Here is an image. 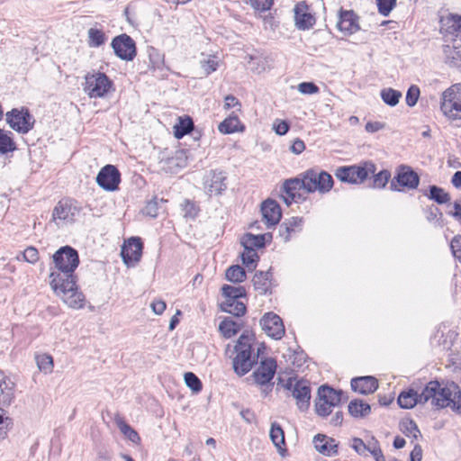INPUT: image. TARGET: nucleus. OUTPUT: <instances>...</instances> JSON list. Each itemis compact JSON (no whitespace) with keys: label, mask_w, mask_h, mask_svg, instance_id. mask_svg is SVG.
<instances>
[{"label":"nucleus","mask_w":461,"mask_h":461,"mask_svg":"<svg viewBox=\"0 0 461 461\" xmlns=\"http://www.w3.org/2000/svg\"><path fill=\"white\" fill-rule=\"evenodd\" d=\"M251 6L258 11H267L273 5L274 0H249Z\"/></svg>","instance_id":"obj_59"},{"label":"nucleus","mask_w":461,"mask_h":461,"mask_svg":"<svg viewBox=\"0 0 461 461\" xmlns=\"http://www.w3.org/2000/svg\"><path fill=\"white\" fill-rule=\"evenodd\" d=\"M376 170V166L371 161H364L351 166H341L336 168L335 176L343 183L359 185L364 183Z\"/></svg>","instance_id":"obj_4"},{"label":"nucleus","mask_w":461,"mask_h":461,"mask_svg":"<svg viewBox=\"0 0 461 461\" xmlns=\"http://www.w3.org/2000/svg\"><path fill=\"white\" fill-rule=\"evenodd\" d=\"M241 260L249 270H253L257 267L259 256L256 250L244 249L241 254Z\"/></svg>","instance_id":"obj_45"},{"label":"nucleus","mask_w":461,"mask_h":461,"mask_svg":"<svg viewBox=\"0 0 461 461\" xmlns=\"http://www.w3.org/2000/svg\"><path fill=\"white\" fill-rule=\"evenodd\" d=\"M307 182L308 180L306 179L305 171L302 173L298 177L286 179L283 184L282 189L285 193V194L290 195L292 199L304 200L305 198L302 197L299 191L302 189L307 191Z\"/></svg>","instance_id":"obj_20"},{"label":"nucleus","mask_w":461,"mask_h":461,"mask_svg":"<svg viewBox=\"0 0 461 461\" xmlns=\"http://www.w3.org/2000/svg\"><path fill=\"white\" fill-rule=\"evenodd\" d=\"M307 193H314L318 191L321 194H326L333 187L332 176L324 171L311 168L306 170Z\"/></svg>","instance_id":"obj_12"},{"label":"nucleus","mask_w":461,"mask_h":461,"mask_svg":"<svg viewBox=\"0 0 461 461\" xmlns=\"http://www.w3.org/2000/svg\"><path fill=\"white\" fill-rule=\"evenodd\" d=\"M142 213L151 218H156L158 214V202L157 197L149 201L142 209Z\"/></svg>","instance_id":"obj_54"},{"label":"nucleus","mask_w":461,"mask_h":461,"mask_svg":"<svg viewBox=\"0 0 461 461\" xmlns=\"http://www.w3.org/2000/svg\"><path fill=\"white\" fill-rule=\"evenodd\" d=\"M317 396L324 401L323 403H329L330 407L334 408L342 402L343 391L323 384L319 387Z\"/></svg>","instance_id":"obj_25"},{"label":"nucleus","mask_w":461,"mask_h":461,"mask_svg":"<svg viewBox=\"0 0 461 461\" xmlns=\"http://www.w3.org/2000/svg\"><path fill=\"white\" fill-rule=\"evenodd\" d=\"M419 175L410 166L400 165L391 181L390 189L396 192H402L404 188L413 190L419 186Z\"/></svg>","instance_id":"obj_11"},{"label":"nucleus","mask_w":461,"mask_h":461,"mask_svg":"<svg viewBox=\"0 0 461 461\" xmlns=\"http://www.w3.org/2000/svg\"><path fill=\"white\" fill-rule=\"evenodd\" d=\"M227 176L223 171L212 170L207 181V191L212 194H221L227 188Z\"/></svg>","instance_id":"obj_24"},{"label":"nucleus","mask_w":461,"mask_h":461,"mask_svg":"<svg viewBox=\"0 0 461 461\" xmlns=\"http://www.w3.org/2000/svg\"><path fill=\"white\" fill-rule=\"evenodd\" d=\"M348 413L354 418H365L371 412V406L360 399H354L349 402Z\"/></svg>","instance_id":"obj_31"},{"label":"nucleus","mask_w":461,"mask_h":461,"mask_svg":"<svg viewBox=\"0 0 461 461\" xmlns=\"http://www.w3.org/2000/svg\"><path fill=\"white\" fill-rule=\"evenodd\" d=\"M269 437L280 454L286 451V448L284 447H285V432L278 422L274 421L271 423Z\"/></svg>","instance_id":"obj_30"},{"label":"nucleus","mask_w":461,"mask_h":461,"mask_svg":"<svg viewBox=\"0 0 461 461\" xmlns=\"http://www.w3.org/2000/svg\"><path fill=\"white\" fill-rule=\"evenodd\" d=\"M294 23L298 30L306 31L314 26L316 18L309 12V6L305 2L296 4L294 8Z\"/></svg>","instance_id":"obj_17"},{"label":"nucleus","mask_w":461,"mask_h":461,"mask_svg":"<svg viewBox=\"0 0 461 461\" xmlns=\"http://www.w3.org/2000/svg\"><path fill=\"white\" fill-rule=\"evenodd\" d=\"M201 67L204 71L205 76H209L212 72L216 71L219 63L215 56H209L207 59L201 61Z\"/></svg>","instance_id":"obj_52"},{"label":"nucleus","mask_w":461,"mask_h":461,"mask_svg":"<svg viewBox=\"0 0 461 461\" xmlns=\"http://www.w3.org/2000/svg\"><path fill=\"white\" fill-rule=\"evenodd\" d=\"M221 312L230 313L235 317H241L246 313L247 308L244 303L233 300H225L220 304Z\"/></svg>","instance_id":"obj_32"},{"label":"nucleus","mask_w":461,"mask_h":461,"mask_svg":"<svg viewBox=\"0 0 461 461\" xmlns=\"http://www.w3.org/2000/svg\"><path fill=\"white\" fill-rule=\"evenodd\" d=\"M453 256L461 262V235H456L450 243Z\"/></svg>","instance_id":"obj_58"},{"label":"nucleus","mask_w":461,"mask_h":461,"mask_svg":"<svg viewBox=\"0 0 461 461\" xmlns=\"http://www.w3.org/2000/svg\"><path fill=\"white\" fill-rule=\"evenodd\" d=\"M143 243L140 237H131L122 247L121 256L127 267H134L142 255Z\"/></svg>","instance_id":"obj_15"},{"label":"nucleus","mask_w":461,"mask_h":461,"mask_svg":"<svg viewBox=\"0 0 461 461\" xmlns=\"http://www.w3.org/2000/svg\"><path fill=\"white\" fill-rule=\"evenodd\" d=\"M448 23L450 24L447 26V32L456 38L455 41L457 39L461 41V18L457 15H452Z\"/></svg>","instance_id":"obj_49"},{"label":"nucleus","mask_w":461,"mask_h":461,"mask_svg":"<svg viewBox=\"0 0 461 461\" xmlns=\"http://www.w3.org/2000/svg\"><path fill=\"white\" fill-rule=\"evenodd\" d=\"M240 123L238 116H230L219 124L218 130L223 134H230L239 131Z\"/></svg>","instance_id":"obj_41"},{"label":"nucleus","mask_w":461,"mask_h":461,"mask_svg":"<svg viewBox=\"0 0 461 461\" xmlns=\"http://www.w3.org/2000/svg\"><path fill=\"white\" fill-rule=\"evenodd\" d=\"M271 279L272 273L270 270L256 272L252 280L255 290L261 294H266L270 290Z\"/></svg>","instance_id":"obj_29"},{"label":"nucleus","mask_w":461,"mask_h":461,"mask_svg":"<svg viewBox=\"0 0 461 461\" xmlns=\"http://www.w3.org/2000/svg\"><path fill=\"white\" fill-rule=\"evenodd\" d=\"M182 206L185 217H190L194 219L197 216L198 208L196 207L194 203L189 200H185Z\"/></svg>","instance_id":"obj_57"},{"label":"nucleus","mask_w":461,"mask_h":461,"mask_svg":"<svg viewBox=\"0 0 461 461\" xmlns=\"http://www.w3.org/2000/svg\"><path fill=\"white\" fill-rule=\"evenodd\" d=\"M149 68L153 72H158L157 77H164L167 76V68L165 67L164 55L158 50L150 48L149 50Z\"/></svg>","instance_id":"obj_27"},{"label":"nucleus","mask_w":461,"mask_h":461,"mask_svg":"<svg viewBox=\"0 0 461 461\" xmlns=\"http://www.w3.org/2000/svg\"><path fill=\"white\" fill-rule=\"evenodd\" d=\"M241 330V325L230 317L224 318L219 325V330L225 339H230Z\"/></svg>","instance_id":"obj_33"},{"label":"nucleus","mask_w":461,"mask_h":461,"mask_svg":"<svg viewBox=\"0 0 461 461\" xmlns=\"http://www.w3.org/2000/svg\"><path fill=\"white\" fill-rule=\"evenodd\" d=\"M352 448L360 456H366V442L359 438H354L352 439Z\"/></svg>","instance_id":"obj_63"},{"label":"nucleus","mask_w":461,"mask_h":461,"mask_svg":"<svg viewBox=\"0 0 461 461\" xmlns=\"http://www.w3.org/2000/svg\"><path fill=\"white\" fill-rule=\"evenodd\" d=\"M194 129V122L191 117H180L178 123L174 126V135L180 140L186 134L190 133Z\"/></svg>","instance_id":"obj_35"},{"label":"nucleus","mask_w":461,"mask_h":461,"mask_svg":"<svg viewBox=\"0 0 461 461\" xmlns=\"http://www.w3.org/2000/svg\"><path fill=\"white\" fill-rule=\"evenodd\" d=\"M185 384L194 392L200 393L203 389V384L200 378L192 372H186L184 375Z\"/></svg>","instance_id":"obj_47"},{"label":"nucleus","mask_w":461,"mask_h":461,"mask_svg":"<svg viewBox=\"0 0 461 461\" xmlns=\"http://www.w3.org/2000/svg\"><path fill=\"white\" fill-rule=\"evenodd\" d=\"M261 213L263 220L268 228L276 225L282 217V211L279 203L270 198L262 203Z\"/></svg>","instance_id":"obj_18"},{"label":"nucleus","mask_w":461,"mask_h":461,"mask_svg":"<svg viewBox=\"0 0 461 461\" xmlns=\"http://www.w3.org/2000/svg\"><path fill=\"white\" fill-rule=\"evenodd\" d=\"M442 217L443 214L437 206L431 205L427 208L426 218L429 222H437L439 226H442Z\"/></svg>","instance_id":"obj_51"},{"label":"nucleus","mask_w":461,"mask_h":461,"mask_svg":"<svg viewBox=\"0 0 461 461\" xmlns=\"http://www.w3.org/2000/svg\"><path fill=\"white\" fill-rule=\"evenodd\" d=\"M424 404L429 402L432 409L442 410L449 407L461 415V389L458 384L450 380H431L421 390Z\"/></svg>","instance_id":"obj_2"},{"label":"nucleus","mask_w":461,"mask_h":461,"mask_svg":"<svg viewBox=\"0 0 461 461\" xmlns=\"http://www.w3.org/2000/svg\"><path fill=\"white\" fill-rule=\"evenodd\" d=\"M24 259L32 264H34L39 259V251L33 247H28L23 252Z\"/></svg>","instance_id":"obj_62"},{"label":"nucleus","mask_w":461,"mask_h":461,"mask_svg":"<svg viewBox=\"0 0 461 461\" xmlns=\"http://www.w3.org/2000/svg\"><path fill=\"white\" fill-rule=\"evenodd\" d=\"M5 121L11 129L21 134H26L33 129L35 119L30 110L22 106L13 108L5 113Z\"/></svg>","instance_id":"obj_7"},{"label":"nucleus","mask_w":461,"mask_h":461,"mask_svg":"<svg viewBox=\"0 0 461 461\" xmlns=\"http://www.w3.org/2000/svg\"><path fill=\"white\" fill-rule=\"evenodd\" d=\"M380 96L385 104L393 107L398 104L402 97V93L399 90L387 87L381 90Z\"/></svg>","instance_id":"obj_36"},{"label":"nucleus","mask_w":461,"mask_h":461,"mask_svg":"<svg viewBox=\"0 0 461 461\" xmlns=\"http://www.w3.org/2000/svg\"><path fill=\"white\" fill-rule=\"evenodd\" d=\"M222 295L226 298L225 300H237L240 298L246 297L247 292L243 286H232L230 285H223L221 287Z\"/></svg>","instance_id":"obj_37"},{"label":"nucleus","mask_w":461,"mask_h":461,"mask_svg":"<svg viewBox=\"0 0 461 461\" xmlns=\"http://www.w3.org/2000/svg\"><path fill=\"white\" fill-rule=\"evenodd\" d=\"M337 28L348 35L357 32L360 29L358 16L352 10L345 11L341 9L339 14Z\"/></svg>","instance_id":"obj_19"},{"label":"nucleus","mask_w":461,"mask_h":461,"mask_svg":"<svg viewBox=\"0 0 461 461\" xmlns=\"http://www.w3.org/2000/svg\"><path fill=\"white\" fill-rule=\"evenodd\" d=\"M254 335L248 331L243 332L238 339L232 354V368L236 375L243 376L247 375L252 367L258 364L261 348H258V352L254 353L253 349Z\"/></svg>","instance_id":"obj_3"},{"label":"nucleus","mask_w":461,"mask_h":461,"mask_svg":"<svg viewBox=\"0 0 461 461\" xmlns=\"http://www.w3.org/2000/svg\"><path fill=\"white\" fill-rule=\"evenodd\" d=\"M36 364L38 368L45 373V374H50L53 371V358L49 354H41L36 355L35 357Z\"/></svg>","instance_id":"obj_43"},{"label":"nucleus","mask_w":461,"mask_h":461,"mask_svg":"<svg viewBox=\"0 0 461 461\" xmlns=\"http://www.w3.org/2000/svg\"><path fill=\"white\" fill-rule=\"evenodd\" d=\"M12 424V419L5 416L4 410H0V440L6 437L7 431Z\"/></svg>","instance_id":"obj_55"},{"label":"nucleus","mask_w":461,"mask_h":461,"mask_svg":"<svg viewBox=\"0 0 461 461\" xmlns=\"http://www.w3.org/2000/svg\"><path fill=\"white\" fill-rule=\"evenodd\" d=\"M302 224L303 218L301 217H292L284 221L279 227V236L282 238L283 241H289L291 234L300 230Z\"/></svg>","instance_id":"obj_28"},{"label":"nucleus","mask_w":461,"mask_h":461,"mask_svg":"<svg viewBox=\"0 0 461 461\" xmlns=\"http://www.w3.org/2000/svg\"><path fill=\"white\" fill-rule=\"evenodd\" d=\"M117 426L121 432L131 442L139 443L140 441V438L138 432L132 429L128 423L124 420H120L117 421Z\"/></svg>","instance_id":"obj_44"},{"label":"nucleus","mask_w":461,"mask_h":461,"mask_svg":"<svg viewBox=\"0 0 461 461\" xmlns=\"http://www.w3.org/2000/svg\"><path fill=\"white\" fill-rule=\"evenodd\" d=\"M55 269L50 274V285L54 293L73 309L85 305V295L78 291L75 270L79 265L77 249L67 245L59 249L53 255Z\"/></svg>","instance_id":"obj_1"},{"label":"nucleus","mask_w":461,"mask_h":461,"mask_svg":"<svg viewBox=\"0 0 461 461\" xmlns=\"http://www.w3.org/2000/svg\"><path fill=\"white\" fill-rule=\"evenodd\" d=\"M111 46L115 55L122 60L131 61L137 55L135 41L126 33L115 36Z\"/></svg>","instance_id":"obj_13"},{"label":"nucleus","mask_w":461,"mask_h":461,"mask_svg":"<svg viewBox=\"0 0 461 461\" xmlns=\"http://www.w3.org/2000/svg\"><path fill=\"white\" fill-rule=\"evenodd\" d=\"M397 402L402 409H411L417 404H424L421 392L419 393L413 388L402 391L398 396Z\"/></svg>","instance_id":"obj_26"},{"label":"nucleus","mask_w":461,"mask_h":461,"mask_svg":"<svg viewBox=\"0 0 461 461\" xmlns=\"http://www.w3.org/2000/svg\"><path fill=\"white\" fill-rule=\"evenodd\" d=\"M12 135L11 131L0 129V154H6L16 149Z\"/></svg>","instance_id":"obj_38"},{"label":"nucleus","mask_w":461,"mask_h":461,"mask_svg":"<svg viewBox=\"0 0 461 461\" xmlns=\"http://www.w3.org/2000/svg\"><path fill=\"white\" fill-rule=\"evenodd\" d=\"M323 402L322 399L317 396L315 400V411L319 416L325 418L331 413L332 408L330 407L329 403H323Z\"/></svg>","instance_id":"obj_56"},{"label":"nucleus","mask_w":461,"mask_h":461,"mask_svg":"<svg viewBox=\"0 0 461 461\" xmlns=\"http://www.w3.org/2000/svg\"><path fill=\"white\" fill-rule=\"evenodd\" d=\"M113 81L103 72L87 73L84 91L91 98L104 97L112 88Z\"/></svg>","instance_id":"obj_10"},{"label":"nucleus","mask_w":461,"mask_h":461,"mask_svg":"<svg viewBox=\"0 0 461 461\" xmlns=\"http://www.w3.org/2000/svg\"><path fill=\"white\" fill-rule=\"evenodd\" d=\"M428 197L438 204H444L450 201L449 194L438 185H430Z\"/></svg>","instance_id":"obj_39"},{"label":"nucleus","mask_w":461,"mask_h":461,"mask_svg":"<svg viewBox=\"0 0 461 461\" xmlns=\"http://www.w3.org/2000/svg\"><path fill=\"white\" fill-rule=\"evenodd\" d=\"M313 443L316 450L324 456H333L338 454L339 445L332 438L317 434L313 438Z\"/></svg>","instance_id":"obj_21"},{"label":"nucleus","mask_w":461,"mask_h":461,"mask_svg":"<svg viewBox=\"0 0 461 461\" xmlns=\"http://www.w3.org/2000/svg\"><path fill=\"white\" fill-rule=\"evenodd\" d=\"M283 386L292 393L300 411H305L309 409L311 401V386L309 381L293 376L289 377Z\"/></svg>","instance_id":"obj_9"},{"label":"nucleus","mask_w":461,"mask_h":461,"mask_svg":"<svg viewBox=\"0 0 461 461\" xmlns=\"http://www.w3.org/2000/svg\"><path fill=\"white\" fill-rule=\"evenodd\" d=\"M420 95V90L419 86L416 85H411L406 92V96H405L406 104L409 107L415 106L419 100Z\"/></svg>","instance_id":"obj_50"},{"label":"nucleus","mask_w":461,"mask_h":461,"mask_svg":"<svg viewBox=\"0 0 461 461\" xmlns=\"http://www.w3.org/2000/svg\"><path fill=\"white\" fill-rule=\"evenodd\" d=\"M96 183L102 189L114 192L119 189L121 173L115 166L111 164L105 165L98 172Z\"/></svg>","instance_id":"obj_14"},{"label":"nucleus","mask_w":461,"mask_h":461,"mask_svg":"<svg viewBox=\"0 0 461 461\" xmlns=\"http://www.w3.org/2000/svg\"><path fill=\"white\" fill-rule=\"evenodd\" d=\"M293 357V364L296 367L303 366L307 360V355L303 350H295Z\"/></svg>","instance_id":"obj_64"},{"label":"nucleus","mask_w":461,"mask_h":461,"mask_svg":"<svg viewBox=\"0 0 461 461\" xmlns=\"http://www.w3.org/2000/svg\"><path fill=\"white\" fill-rule=\"evenodd\" d=\"M277 364L273 357L262 358L258 366L252 374L255 384L263 387L262 393L267 395L272 391L274 384L272 379L276 372Z\"/></svg>","instance_id":"obj_8"},{"label":"nucleus","mask_w":461,"mask_h":461,"mask_svg":"<svg viewBox=\"0 0 461 461\" xmlns=\"http://www.w3.org/2000/svg\"><path fill=\"white\" fill-rule=\"evenodd\" d=\"M262 330L275 339H280L285 335V326L282 319L274 312H267L260 320Z\"/></svg>","instance_id":"obj_16"},{"label":"nucleus","mask_w":461,"mask_h":461,"mask_svg":"<svg viewBox=\"0 0 461 461\" xmlns=\"http://www.w3.org/2000/svg\"><path fill=\"white\" fill-rule=\"evenodd\" d=\"M401 429L405 436L411 437L415 439L420 436V431L416 422L412 420L402 422L401 425Z\"/></svg>","instance_id":"obj_48"},{"label":"nucleus","mask_w":461,"mask_h":461,"mask_svg":"<svg viewBox=\"0 0 461 461\" xmlns=\"http://www.w3.org/2000/svg\"><path fill=\"white\" fill-rule=\"evenodd\" d=\"M372 175L374 176L373 183L371 185V186L373 188H384V187H385V185H387V183H388V181H389V179L391 177V173L387 169L381 170L377 174H375V172Z\"/></svg>","instance_id":"obj_46"},{"label":"nucleus","mask_w":461,"mask_h":461,"mask_svg":"<svg viewBox=\"0 0 461 461\" xmlns=\"http://www.w3.org/2000/svg\"><path fill=\"white\" fill-rule=\"evenodd\" d=\"M298 90L303 95H312L319 92V87L312 82H303L299 84Z\"/></svg>","instance_id":"obj_60"},{"label":"nucleus","mask_w":461,"mask_h":461,"mask_svg":"<svg viewBox=\"0 0 461 461\" xmlns=\"http://www.w3.org/2000/svg\"><path fill=\"white\" fill-rule=\"evenodd\" d=\"M88 45L91 48H98L106 41V35L104 32L97 28H90L87 32Z\"/></svg>","instance_id":"obj_40"},{"label":"nucleus","mask_w":461,"mask_h":461,"mask_svg":"<svg viewBox=\"0 0 461 461\" xmlns=\"http://www.w3.org/2000/svg\"><path fill=\"white\" fill-rule=\"evenodd\" d=\"M14 399V384L0 372V410L11 405Z\"/></svg>","instance_id":"obj_22"},{"label":"nucleus","mask_w":461,"mask_h":461,"mask_svg":"<svg viewBox=\"0 0 461 461\" xmlns=\"http://www.w3.org/2000/svg\"><path fill=\"white\" fill-rule=\"evenodd\" d=\"M273 129L277 135L283 136L289 131L290 124L286 121L276 119L273 123Z\"/></svg>","instance_id":"obj_61"},{"label":"nucleus","mask_w":461,"mask_h":461,"mask_svg":"<svg viewBox=\"0 0 461 461\" xmlns=\"http://www.w3.org/2000/svg\"><path fill=\"white\" fill-rule=\"evenodd\" d=\"M440 110L451 121L461 120V84L452 85L441 94Z\"/></svg>","instance_id":"obj_5"},{"label":"nucleus","mask_w":461,"mask_h":461,"mask_svg":"<svg viewBox=\"0 0 461 461\" xmlns=\"http://www.w3.org/2000/svg\"><path fill=\"white\" fill-rule=\"evenodd\" d=\"M378 12L383 16H388L396 5V0H376Z\"/></svg>","instance_id":"obj_53"},{"label":"nucleus","mask_w":461,"mask_h":461,"mask_svg":"<svg viewBox=\"0 0 461 461\" xmlns=\"http://www.w3.org/2000/svg\"><path fill=\"white\" fill-rule=\"evenodd\" d=\"M226 279L232 283H241L246 279V272L239 265L231 266L226 270Z\"/></svg>","instance_id":"obj_42"},{"label":"nucleus","mask_w":461,"mask_h":461,"mask_svg":"<svg viewBox=\"0 0 461 461\" xmlns=\"http://www.w3.org/2000/svg\"><path fill=\"white\" fill-rule=\"evenodd\" d=\"M240 243L244 249L256 250V249H262L264 245V236L254 235L252 233H246L242 236Z\"/></svg>","instance_id":"obj_34"},{"label":"nucleus","mask_w":461,"mask_h":461,"mask_svg":"<svg viewBox=\"0 0 461 461\" xmlns=\"http://www.w3.org/2000/svg\"><path fill=\"white\" fill-rule=\"evenodd\" d=\"M353 391L361 394L373 393L378 388V381L374 376H359L351 380Z\"/></svg>","instance_id":"obj_23"},{"label":"nucleus","mask_w":461,"mask_h":461,"mask_svg":"<svg viewBox=\"0 0 461 461\" xmlns=\"http://www.w3.org/2000/svg\"><path fill=\"white\" fill-rule=\"evenodd\" d=\"M81 206L73 199L63 198L58 202L52 211V221L58 227L74 223L81 212Z\"/></svg>","instance_id":"obj_6"}]
</instances>
